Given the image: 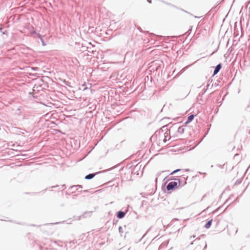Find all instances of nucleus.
I'll return each mask as SVG.
<instances>
[{"label":"nucleus","instance_id":"obj_1","mask_svg":"<svg viewBox=\"0 0 250 250\" xmlns=\"http://www.w3.org/2000/svg\"><path fill=\"white\" fill-rule=\"evenodd\" d=\"M179 183H178L177 182H171L169 183V184L167 186V190H172L175 188H176L178 187V185Z\"/></svg>","mask_w":250,"mask_h":250},{"label":"nucleus","instance_id":"obj_2","mask_svg":"<svg viewBox=\"0 0 250 250\" xmlns=\"http://www.w3.org/2000/svg\"><path fill=\"white\" fill-rule=\"evenodd\" d=\"M221 66H222L221 64H219L216 66L213 73L214 75H216L219 71V70L221 68Z\"/></svg>","mask_w":250,"mask_h":250},{"label":"nucleus","instance_id":"obj_3","mask_svg":"<svg viewBox=\"0 0 250 250\" xmlns=\"http://www.w3.org/2000/svg\"><path fill=\"white\" fill-rule=\"evenodd\" d=\"M194 117V116L193 115L189 116L188 118L187 121L186 122V124H187L189 123L190 122H191L192 121V120L193 119Z\"/></svg>","mask_w":250,"mask_h":250},{"label":"nucleus","instance_id":"obj_4","mask_svg":"<svg viewBox=\"0 0 250 250\" xmlns=\"http://www.w3.org/2000/svg\"><path fill=\"white\" fill-rule=\"evenodd\" d=\"M125 215V213L123 211H119L118 212L117 217L119 218H123Z\"/></svg>","mask_w":250,"mask_h":250},{"label":"nucleus","instance_id":"obj_5","mask_svg":"<svg viewBox=\"0 0 250 250\" xmlns=\"http://www.w3.org/2000/svg\"><path fill=\"white\" fill-rule=\"evenodd\" d=\"M95 175V174H89L85 176V179H91L93 178L94 177Z\"/></svg>","mask_w":250,"mask_h":250},{"label":"nucleus","instance_id":"obj_6","mask_svg":"<svg viewBox=\"0 0 250 250\" xmlns=\"http://www.w3.org/2000/svg\"><path fill=\"white\" fill-rule=\"evenodd\" d=\"M212 220H209L205 225V228L206 229H208L211 225Z\"/></svg>","mask_w":250,"mask_h":250},{"label":"nucleus","instance_id":"obj_7","mask_svg":"<svg viewBox=\"0 0 250 250\" xmlns=\"http://www.w3.org/2000/svg\"><path fill=\"white\" fill-rule=\"evenodd\" d=\"M184 128L182 126H180L178 129V132L180 134H182L184 132Z\"/></svg>","mask_w":250,"mask_h":250},{"label":"nucleus","instance_id":"obj_8","mask_svg":"<svg viewBox=\"0 0 250 250\" xmlns=\"http://www.w3.org/2000/svg\"><path fill=\"white\" fill-rule=\"evenodd\" d=\"M180 169H177V170H175L173 171L172 172H171V174H173V173H176V172H177V171H180Z\"/></svg>","mask_w":250,"mask_h":250}]
</instances>
